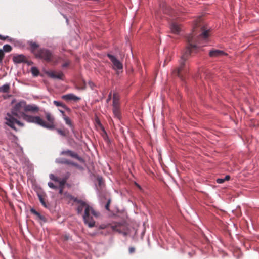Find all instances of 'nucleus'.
Here are the masks:
<instances>
[{
	"label": "nucleus",
	"mask_w": 259,
	"mask_h": 259,
	"mask_svg": "<svg viewBox=\"0 0 259 259\" xmlns=\"http://www.w3.org/2000/svg\"><path fill=\"white\" fill-rule=\"evenodd\" d=\"M61 155H68L71 157H73L79 161H81L82 160V158L80 157L77 154L69 150L62 151L61 153Z\"/></svg>",
	"instance_id": "obj_16"
},
{
	"label": "nucleus",
	"mask_w": 259,
	"mask_h": 259,
	"mask_svg": "<svg viewBox=\"0 0 259 259\" xmlns=\"http://www.w3.org/2000/svg\"><path fill=\"white\" fill-rule=\"evenodd\" d=\"M171 32L176 34H179L181 30L180 25L176 22H173L170 25Z\"/></svg>",
	"instance_id": "obj_17"
},
{
	"label": "nucleus",
	"mask_w": 259,
	"mask_h": 259,
	"mask_svg": "<svg viewBox=\"0 0 259 259\" xmlns=\"http://www.w3.org/2000/svg\"><path fill=\"white\" fill-rule=\"evenodd\" d=\"M57 131L58 133L59 134L61 135V136H66V135H67V133L65 131H63L61 129H57Z\"/></svg>",
	"instance_id": "obj_29"
},
{
	"label": "nucleus",
	"mask_w": 259,
	"mask_h": 259,
	"mask_svg": "<svg viewBox=\"0 0 259 259\" xmlns=\"http://www.w3.org/2000/svg\"><path fill=\"white\" fill-rule=\"evenodd\" d=\"M100 213L96 211L92 206H87L82 214L83 220L85 225L92 228L95 226V219L99 217Z\"/></svg>",
	"instance_id": "obj_4"
},
{
	"label": "nucleus",
	"mask_w": 259,
	"mask_h": 259,
	"mask_svg": "<svg viewBox=\"0 0 259 259\" xmlns=\"http://www.w3.org/2000/svg\"><path fill=\"white\" fill-rule=\"evenodd\" d=\"M216 181L219 184H222V183H223L225 182V181L224 180V178H219V179H217Z\"/></svg>",
	"instance_id": "obj_33"
},
{
	"label": "nucleus",
	"mask_w": 259,
	"mask_h": 259,
	"mask_svg": "<svg viewBox=\"0 0 259 259\" xmlns=\"http://www.w3.org/2000/svg\"><path fill=\"white\" fill-rule=\"evenodd\" d=\"M46 74L48 76L53 79H63L64 74L61 71L57 72L54 71H49L46 72Z\"/></svg>",
	"instance_id": "obj_10"
},
{
	"label": "nucleus",
	"mask_w": 259,
	"mask_h": 259,
	"mask_svg": "<svg viewBox=\"0 0 259 259\" xmlns=\"http://www.w3.org/2000/svg\"><path fill=\"white\" fill-rule=\"evenodd\" d=\"M48 186L50 188L54 189H58V187L56 186L53 183H51V182L48 183Z\"/></svg>",
	"instance_id": "obj_31"
},
{
	"label": "nucleus",
	"mask_w": 259,
	"mask_h": 259,
	"mask_svg": "<svg viewBox=\"0 0 259 259\" xmlns=\"http://www.w3.org/2000/svg\"><path fill=\"white\" fill-rule=\"evenodd\" d=\"M56 162L58 163L69 164L71 162L64 158H59L56 159Z\"/></svg>",
	"instance_id": "obj_23"
},
{
	"label": "nucleus",
	"mask_w": 259,
	"mask_h": 259,
	"mask_svg": "<svg viewBox=\"0 0 259 259\" xmlns=\"http://www.w3.org/2000/svg\"><path fill=\"white\" fill-rule=\"evenodd\" d=\"M10 85L9 84H5L0 87V92L8 93L10 90Z\"/></svg>",
	"instance_id": "obj_20"
},
{
	"label": "nucleus",
	"mask_w": 259,
	"mask_h": 259,
	"mask_svg": "<svg viewBox=\"0 0 259 259\" xmlns=\"http://www.w3.org/2000/svg\"><path fill=\"white\" fill-rule=\"evenodd\" d=\"M111 228L114 231L123 234L124 236H126L128 233L127 228L125 224L116 223L114 225H112L111 226Z\"/></svg>",
	"instance_id": "obj_7"
},
{
	"label": "nucleus",
	"mask_w": 259,
	"mask_h": 259,
	"mask_svg": "<svg viewBox=\"0 0 259 259\" xmlns=\"http://www.w3.org/2000/svg\"><path fill=\"white\" fill-rule=\"evenodd\" d=\"M227 54L225 53L224 52L221 50H212L210 51L209 53V55L211 57H218L219 56H222L223 55H226Z\"/></svg>",
	"instance_id": "obj_13"
},
{
	"label": "nucleus",
	"mask_w": 259,
	"mask_h": 259,
	"mask_svg": "<svg viewBox=\"0 0 259 259\" xmlns=\"http://www.w3.org/2000/svg\"><path fill=\"white\" fill-rule=\"evenodd\" d=\"M85 85H84L83 87H82L80 88H79V89L84 90L85 89Z\"/></svg>",
	"instance_id": "obj_40"
},
{
	"label": "nucleus",
	"mask_w": 259,
	"mask_h": 259,
	"mask_svg": "<svg viewBox=\"0 0 259 259\" xmlns=\"http://www.w3.org/2000/svg\"><path fill=\"white\" fill-rule=\"evenodd\" d=\"M5 119L6 120V124L11 127L12 128L16 130L15 126V124H17L20 126H23L24 124L20 121L15 119L12 115L10 113H7Z\"/></svg>",
	"instance_id": "obj_6"
},
{
	"label": "nucleus",
	"mask_w": 259,
	"mask_h": 259,
	"mask_svg": "<svg viewBox=\"0 0 259 259\" xmlns=\"http://www.w3.org/2000/svg\"><path fill=\"white\" fill-rule=\"evenodd\" d=\"M113 112L116 118H120L121 115L120 105L113 106Z\"/></svg>",
	"instance_id": "obj_19"
},
{
	"label": "nucleus",
	"mask_w": 259,
	"mask_h": 259,
	"mask_svg": "<svg viewBox=\"0 0 259 259\" xmlns=\"http://www.w3.org/2000/svg\"><path fill=\"white\" fill-rule=\"evenodd\" d=\"M128 251L130 253H133L135 251V248L134 247H130L128 249Z\"/></svg>",
	"instance_id": "obj_34"
},
{
	"label": "nucleus",
	"mask_w": 259,
	"mask_h": 259,
	"mask_svg": "<svg viewBox=\"0 0 259 259\" xmlns=\"http://www.w3.org/2000/svg\"><path fill=\"white\" fill-rule=\"evenodd\" d=\"M110 203H111V200L109 199L108 200L107 204L105 205V208L107 210H109V206H110Z\"/></svg>",
	"instance_id": "obj_32"
},
{
	"label": "nucleus",
	"mask_w": 259,
	"mask_h": 259,
	"mask_svg": "<svg viewBox=\"0 0 259 259\" xmlns=\"http://www.w3.org/2000/svg\"><path fill=\"white\" fill-rule=\"evenodd\" d=\"M13 61L16 63H26L27 58L23 55H18L14 56Z\"/></svg>",
	"instance_id": "obj_15"
},
{
	"label": "nucleus",
	"mask_w": 259,
	"mask_h": 259,
	"mask_svg": "<svg viewBox=\"0 0 259 259\" xmlns=\"http://www.w3.org/2000/svg\"><path fill=\"white\" fill-rule=\"evenodd\" d=\"M49 177L52 180L54 181L55 182L59 181V179L55 177L53 174H50Z\"/></svg>",
	"instance_id": "obj_30"
},
{
	"label": "nucleus",
	"mask_w": 259,
	"mask_h": 259,
	"mask_svg": "<svg viewBox=\"0 0 259 259\" xmlns=\"http://www.w3.org/2000/svg\"><path fill=\"white\" fill-rule=\"evenodd\" d=\"M53 104L57 107H62V108H63L64 109H65L67 110H69V109L65 104H64L62 102H59L57 101H54Z\"/></svg>",
	"instance_id": "obj_21"
},
{
	"label": "nucleus",
	"mask_w": 259,
	"mask_h": 259,
	"mask_svg": "<svg viewBox=\"0 0 259 259\" xmlns=\"http://www.w3.org/2000/svg\"><path fill=\"white\" fill-rule=\"evenodd\" d=\"M30 211L32 213L36 215L40 220H44L45 219V217L41 215L40 213L36 211L34 209H31Z\"/></svg>",
	"instance_id": "obj_22"
},
{
	"label": "nucleus",
	"mask_w": 259,
	"mask_h": 259,
	"mask_svg": "<svg viewBox=\"0 0 259 259\" xmlns=\"http://www.w3.org/2000/svg\"><path fill=\"white\" fill-rule=\"evenodd\" d=\"M74 202H76L78 204V206L77 207L78 214L82 215L83 213V211H84V210H85V208L87 207V206H90L86 202L81 200L75 199L74 200Z\"/></svg>",
	"instance_id": "obj_9"
},
{
	"label": "nucleus",
	"mask_w": 259,
	"mask_h": 259,
	"mask_svg": "<svg viewBox=\"0 0 259 259\" xmlns=\"http://www.w3.org/2000/svg\"><path fill=\"white\" fill-rule=\"evenodd\" d=\"M39 111V108L34 104L27 105L26 103L25 112H30L31 113H35Z\"/></svg>",
	"instance_id": "obj_11"
},
{
	"label": "nucleus",
	"mask_w": 259,
	"mask_h": 259,
	"mask_svg": "<svg viewBox=\"0 0 259 259\" xmlns=\"http://www.w3.org/2000/svg\"><path fill=\"white\" fill-rule=\"evenodd\" d=\"M38 198H39V200L40 202H41V204L45 207H47V204H46V203L45 201V199L44 198L43 196L40 195V194H38Z\"/></svg>",
	"instance_id": "obj_24"
},
{
	"label": "nucleus",
	"mask_w": 259,
	"mask_h": 259,
	"mask_svg": "<svg viewBox=\"0 0 259 259\" xmlns=\"http://www.w3.org/2000/svg\"><path fill=\"white\" fill-rule=\"evenodd\" d=\"M26 103V101L24 100L17 103L12 109V114L17 117L22 118L27 122L32 123L34 116L25 113Z\"/></svg>",
	"instance_id": "obj_3"
},
{
	"label": "nucleus",
	"mask_w": 259,
	"mask_h": 259,
	"mask_svg": "<svg viewBox=\"0 0 259 259\" xmlns=\"http://www.w3.org/2000/svg\"><path fill=\"white\" fill-rule=\"evenodd\" d=\"M12 50V48L9 45H5L3 46V51H4V52L5 51V52H10Z\"/></svg>",
	"instance_id": "obj_25"
},
{
	"label": "nucleus",
	"mask_w": 259,
	"mask_h": 259,
	"mask_svg": "<svg viewBox=\"0 0 259 259\" xmlns=\"http://www.w3.org/2000/svg\"><path fill=\"white\" fill-rule=\"evenodd\" d=\"M58 188L59 189V193L60 194H62V193H63V191L64 188L58 187Z\"/></svg>",
	"instance_id": "obj_39"
},
{
	"label": "nucleus",
	"mask_w": 259,
	"mask_h": 259,
	"mask_svg": "<svg viewBox=\"0 0 259 259\" xmlns=\"http://www.w3.org/2000/svg\"><path fill=\"white\" fill-rule=\"evenodd\" d=\"M111 98H112V92H111L109 93V95H108V98H107V100H106V102H107V103H109V102L111 100Z\"/></svg>",
	"instance_id": "obj_35"
},
{
	"label": "nucleus",
	"mask_w": 259,
	"mask_h": 259,
	"mask_svg": "<svg viewBox=\"0 0 259 259\" xmlns=\"http://www.w3.org/2000/svg\"><path fill=\"white\" fill-rule=\"evenodd\" d=\"M100 228H101V229H103V228H104V227H102V226H101V227H100Z\"/></svg>",
	"instance_id": "obj_41"
},
{
	"label": "nucleus",
	"mask_w": 259,
	"mask_h": 259,
	"mask_svg": "<svg viewBox=\"0 0 259 259\" xmlns=\"http://www.w3.org/2000/svg\"><path fill=\"white\" fill-rule=\"evenodd\" d=\"M69 64H70V62L69 61H67L65 63H64V64H63L62 67H67L69 65Z\"/></svg>",
	"instance_id": "obj_37"
},
{
	"label": "nucleus",
	"mask_w": 259,
	"mask_h": 259,
	"mask_svg": "<svg viewBox=\"0 0 259 259\" xmlns=\"http://www.w3.org/2000/svg\"><path fill=\"white\" fill-rule=\"evenodd\" d=\"M45 115L48 123L39 116H34L32 123L38 124L48 129L54 128V118L53 116L48 112L45 113Z\"/></svg>",
	"instance_id": "obj_5"
},
{
	"label": "nucleus",
	"mask_w": 259,
	"mask_h": 259,
	"mask_svg": "<svg viewBox=\"0 0 259 259\" xmlns=\"http://www.w3.org/2000/svg\"><path fill=\"white\" fill-rule=\"evenodd\" d=\"M31 73L34 76H36L39 74V71L37 68L33 67L31 68Z\"/></svg>",
	"instance_id": "obj_27"
},
{
	"label": "nucleus",
	"mask_w": 259,
	"mask_h": 259,
	"mask_svg": "<svg viewBox=\"0 0 259 259\" xmlns=\"http://www.w3.org/2000/svg\"><path fill=\"white\" fill-rule=\"evenodd\" d=\"M5 56V53L3 50L0 49V64L2 63Z\"/></svg>",
	"instance_id": "obj_28"
},
{
	"label": "nucleus",
	"mask_w": 259,
	"mask_h": 259,
	"mask_svg": "<svg viewBox=\"0 0 259 259\" xmlns=\"http://www.w3.org/2000/svg\"><path fill=\"white\" fill-rule=\"evenodd\" d=\"M230 176H229V175H226V176L225 177V178H224V181H228V180H230Z\"/></svg>",
	"instance_id": "obj_38"
},
{
	"label": "nucleus",
	"mask_w": 259,
	"mask_h": 259,
	"mask_svg": "<svg viewBox=\"0 0 259 259\" xmlns=\"http://www.w3.org/2000/svg\"><path fill=\"white\" fill-rule=\"evenodd\" d=\"M62 98L66 101L72 100L75 102H77L81 100V98L79 97L75 96L73 94H68L62 96Z\"/></svg>",
	"instance_id": "obj_12"
},
{
	"label": "nucleus",
	"mask_w": 259,
	"mask_h": 259,
	"mask_svg": "<svg viewBox=\"0 0 259 259\" xmlns=\"http://www.w3.org/2000/svg\"><path fill=\"white\" fill-rule=\"evenodd\" d=\"M8 38H9V36H3V35L0 34V39L1 40H6L7 39H8Z\"/></svg>",
	"instance_id": "obj_36"
},
{
	"label": "nucleus",
	"mask_w": 259,
	"mask_h": 259,
	"mask_svg": "<svg viewBox=\"0 0 259 259\" xmlns=\"http://www.w3.org/2000/svg\"><path fill=\"white\" fill-rule=\"evenodd\" d=\"M209 35L210 30L203 22L199 21L194 24L192 33L186 37L187 46L180 60V66L172 72L174 76L184 79V75L188 72L186 60L192 53L196 52L198 48L207 42Z\"/></svg>",
	"instance_id": "obj_1"
},
{
	"label": "nucleus",
	"mask_w": 259,
	"mask_h": 259,
	"mask_svg": "<svg viewBox=\"0 0 259 259\" xmlns=\"http://www.w3.org/2000/svg\"><path fill=\"white\" fill-rule=\"evenodd\" d=\"M120 96L117 93H114L113 95V104L112 106L120 105L119 103Z\"/></svg>",
	"instance_id": "obj_18"
},
{
	"label": "nucleus",
	"mask_w": 259,
	"mask_h": 259,
	"mask_svg": "<svg viewBox=\"0 0 259 259\" xmlns=\"http://www.w3.org/2000/svg\"><path fill=\"white\" fill-rule=\"evenodd\" d=\"M66 180H67V179L66 178H64V179H63L62 180H60V179H59V181H58L57 182L59 183V187H61V188H64V185H65V184L66 183Z\"/></svg>",
	"instance_id": "obj_26"
},
{
	"label": "nucleus",
	"mask_w": 259,
	"mask_h": 259,
	"mask_svg": "<svg viewBox=\"0 0 259 259\" xmlns=\"http://www.w3.org/2000/svg\"><path fill=\"white\" fill-rule=\"evenodd\" d=\"M107 57L111 61L113 65V68L115 70H121L123 68L122 64L114 56L110 54H107Z\"/></svg>",
	"instance_id": "obj_8"
},
{
	"label": "nucleus",
	"mask_w": 259,
	"mask_h": 259,
	"mask_svg": "<svg viewBox=\"0 0 259 259\" xmlns=\"http://www.w3.org/2000/svg\"><path fill=\"white\" fill-rule=\"evenodd\" d=\"M30 47V51L36 58L43 59L48 62H52L56 64L58 60H56L52 52L46 48H39V45L35 42L30 41L29 42Z\"/></svg>",
	"instance_id": "obj_2"
},
{
	"label": "nucleus",
	"mask_w": 259,
	"mask_h": 259,
	"mask_svg": "<svg viewBox=\"0 0 259 259\" xmlns=\"http://www.w3.org/2000/svg\"><path fill=\"white\" fill-rule=\"evenodd\" d=\"M60 111L63 114V119L65 122V123L71 128L72 132L73 133H74V126L73 125V124L72 121L68 117H67V116H66L65 115L64 112L63 111L60 110Z\"/></svg>",
	"instance_id": "obj_14"
}]
</instances>
